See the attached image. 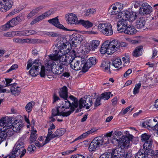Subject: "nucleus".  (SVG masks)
Returning <instances> with one entry per match:
<instances>
[{
  "label": "nucleus",
  "instance_id": "nucleus-1",
  "mask_svg": "<svg viewBox=\"0 0 158 158\" xmlns=\"http://www.w3.org/2000/svg\"><path fill=\"white\" fill-rule=\"evenodd\" d=\"M10 122V118L7 117L0 119V144L6 140L7 136L12 135L13 130L9 125Z\"/></svg>",
  "mask_w": 158,
  "mask_h": 158
},
{
  "label": "nucleus",
  "instance_id": "nucleus-2",
  "mask_svg": "<svg viewBox=\"0 0 158 158\" xmlns=\"http://www.w3.org/2000/svg\"><path fill=\"white\" fill-rule=\"evenodd\" d=\"M24 138L22 137L19 139L16 143V147H14L12 151L8 155L10 158H15L16 156L19 155L20 158H22L26 153V150L24 148L23 141Z\"/></svg>",
  "mask_w": 158,
  "mask_h": 158
},
{
  "label": "nucleus",
  "instance_id": "nucleus-3",
  "mask_svg": "<svg viewBox=\"0 0 158 158\" xmlns=\"http://www.w3.org/2000/svg\"><path fill=\"white\" fill-rule=\"evenodd\" d=\"M131 154L129 152H120L118 153L116 149H113L110 151L103 154L99 158H131Z\"/></svg>",
  "mask_w": 158,
  "mask_h": 158
},
{
  "label": "nucleus",
  "instance_id": "nucleus-4",
  "mask_svg": "<svg viewBox=\"0 0 158 158\" xmlns=\"http://www.w3.org/2000/svg\"><path fill=\"white\" fill-rule=\"evenodd\" d=\"M41 64V63L38 60H35L33 63L28 61L27 66V69L28 70L31 68L29 71V74L33 77H36L38 75Z\"/></svg>",
  "mask_w": 158,
  "mask_h": 158
},
{
  "label": "nucleus",
  "instance_id": "nucleus-5",
  "mask_svg": "<svg viewBox=\"0 0 158 158\" xmlns=\"http://www.w3.org/2000/svg\"><path fill=\"white\" fill-rule=\"evenodd\" d=\"M104 138L101 136H98L94 138L89 146V150L91 152H95L101 146L105 144Z\"/></svg>",
  "mask_w": 158,
  "mask_h": 158
},
{
  "label": "nucleus",
  "instance_id": "nucleus-6",
  "mask_svg": "<svg viewBox=\"0 0 158 158\" xmlns=\"http://www.w3.org/2000/svg\"><path fill=\"white\" fill-rule=\"evenodd\" d=\"M98 29L103 34L106 36H110L113 34L112 26L110 23H100Z\"/></svg>",
  "mask_w": 158,
  "mask_h": 158
},
{
  "label": "nucleus",
  "instance_id": "nucleus-7",
  "mask_svg": "<svg viewBox=\"0 0 158 158\" xmlns=\"http://www.w3.org/2000/svg\"><path fill=\"white\" fill-rule=\"evenodd\" d=\"M82 35L78 33H73L69 37V39L68 42L69 43V46H71V49L72 47H76L77 45L79 44L83 40Z\"/></svg>",
  "mask_w": 158,
  "mask_h": 158
},
{
  "label": "nucleus",
  "instance_id": "nucleus-8",
  "mask_svg": "<svg viewBox=\"0 0 158 158\" xmlns=\"http://www.w3.org/2000/svg\"><path fill=\"white\" fill-rule=\"evenodd\" d=\"M105 42L107 43L106 44L107 52L110 55L112 54L118 50L119 45L117 40H114L110 42L107 40Z\"/></svg>",
  "mask_w": 158,
  "mask_h": 158
},
{
  "label": "nucleus",
  "instance_id": "nucleus-9",
  "mask_svg": "<svg viewBox=\"0 0 158 158\" xmlns=\"http://www.w3.org/2000/svg\"><path fill=\"white\" fill-rule=\"evenodd\" d=\"M56 40V46L58 49L64 50L63 51H67V50L70 51L71 46H69V43L68 42L67 40L63 39L62 40Z\"/></svg>",
  "mask_w": 158,
  "mask_h": 158
},
{
  "label": "nucleus",
  "instance_id": "nucleus-10",
  "mask_svg": "<svg viewBox=\"0 0 158 158\" xmlns=\"http://www.w3.org/2000/svg\"><path fill=\"white\" fill-rule=\"evenodd\" d=\"M97 61V60L95 57H91L88 59L83 64L82 72L85 73L87 72L89 68L96 64Z\"/></svg>",
  "mask_w": 158,
  "mask_h": 158
},
{
  "label": "nucleus",
  "instance_id": "nucleus-11",
  "mask_svg": "<svg viewBox=\"0 0 158 158\" xmlns=\"http://www.w3.org/2000/svg\"><path fill=\"white\" fill-rule=\"evenodd\" d=\"M13 4L12 0H3L0 2V10L2 12H6L12 7Z\"/></svg>",
  "mask_w": 158,
  "mask_h": 158
},
{
  "label": "nucleus",
  "instance_id": "nucleus-12",
  "mask_svg": "<svg viewBox=\"0 0 158 158\" xmlns=\"http://www.w3.org/2000/svg\"><path fill=\"white\" fill-rule=\"evenodd\" d=\"M81 60V61L75 59L74 60L72 61L71 64L70 65L71 69L76 71L79 70L81 69L82 70L83 64L86 60H82V59Z\"/></svg>",
  "mask_w": 158,
  "mask_h": 158
},
{
  "label": "nucleus",
  "instance_id": "nucleus-13",
  "mask_svg": "<svg viewBox=\"0 0 158 158\" xmlns=\"http://www.w3.org/2000/svg\"><path fill=\"white\" fill-rule=\"evenodd\" d=\"M79 102L82 103L83 106L86 109H89L90 107L92 106L93 102L92 98L90 95L85 96L83 98H81L79 101Z\"/></svg>",
  "mask_w": 158,
  "mask_h": 158
},
{
  "label": "nucleus",
  "instance_id": "nucleus-14",
  "mask_svg": "<svg viewBox=\"0 0 158 158\" xmlns=\"http://www.w3.org/2000/svg\"><path fill=\"white\" fill-rule=\"evenodd\" d=\"M115 137H116L114 136ZM114 138L116 139V141L120 145L121 148H125L128 147L129 146L130 141L132 139V136L131 135L127 137H124L120 140L115 138Z\"/></svg>",
  "mask_w": 158,
  "mask_h": 158
},
{
  "label": "nucleus",
  "instance_id": "nucleus-15",
  "mask_svg": "<svg viewBox=\"0 0 158 158\" xmlns=\"http://www.w3.org/2000/svg\"><path fill=\"white\" fill-rule=\"evenodd\" d=\"M128 21L125 19L123 17L121 19H120L118 22L117 23V28L118 30L120 32H123L128 25Z\"/></svg>",
  "mask_w": 158,
  "mask_h": 158
},
{
  "label": "nucleus",
  "instance_id": "nucleus-16",
  "mask_svg": "<svg viewBox=\"0 0 158 158\" xmlns=\"http://www.w3.org/2000/svg\"><path fill=\"white\" fill-rule=\"evenodd\" d=\"M76 52L74 50H73L71 52L66 54L65 58L63 61L65 64V65H68L69 64H71L72 61L74 60L76 58ZM76 58H77L76 57Z\"/></svg>",
  "mask_w": 158,
  "mask_h": 158
},
{
  "label": "nucleus",
  "instance_id": "nucleus-17",
  "mask_svg": "<svg viewBox=\"0 0 158 158\" xmlns=\"http://www.w3.org/2000/svg\"><path fill=\"white\" fill-rule=\"evenodd\" d=\"M23 126L22 120L20 119H16L12 124L11 127L13 130L12 135L14 131L18 132L20 131Z\"/></svg>",
  "mask_w": 158,
  "mask_h": 158
},
{
  "label": "nucleus",
  "instance_id": "nucleus-18",
  "mask_svg": "<svg viewBox=\"0 0 158 158\" xmlns=\"http://www.w3.org/2000/svg\"><path fill=\"white\" fill-rule=\"evenodd\" d=\"M53 13V12L51 10H49L45 12L42 15H40L34 19L31 22V25L36 23L39 21L45 18L48 17Z\"/></svg>",
  "mask_w": 158,
  "mask_h": 158
},
{
  "label": "nucleus",
  "instance_id": "nucleus-19",
  "mask_svg": "<svg viewBox=\"0 0 158 158\" xmlns=\"http://www.w3.org/2000/svg\"><path fill=\"white\" fill-rule=\"evenodd\" d=\"M152 11V7L147 3H144L140 7L139 13L141 15H146L151 13Z\"/></svg>",
  "mask_w": 158,
  "mask_h": 158
},
{
  "label": "nucleus",
  "instance_id": "nucleus-20",
  "mask_svg": "<svg viewBox=\"0 0 158 158\" xmlns=\"http://www.w3.org/2000/svg\"><path fill=\"white\" fill-rule=\"evenodd\" d=\"M122 14L123 15L124 18L126 19L128 22L133 21L137 17L136 13L132 11L129 12L127 10L123 12Z\"/></svg>",
  "mask_w": 158,
  "mask_h": 158
},
{
  "label": "nucleus",
  "instance_id": "nucleus-21",
  "mask_svg": "<svg viewBox=\"0 0 158 158\" xmlns=\"http://www.w3.org/2000/svg\"><path fill=\"white\" fill-rule=\"evenodd\" d=\"M48 23L56 27L63 30L64 31H68V30L64 26L60 24L57 17H55L48 20Z\"/></svg>",
  "mask_w": 158,
  "mask_h": 158
},
{
  "label": "nucleus",
  "instance_id": "nucleus-22",
  "mask_svg": "<svg viewBox=\"0 0 158 158\" xmlns=\"http://www.w3.org/2000/svg\"><path fill=\"white\" fill-rule=\"evenodd\" d=\"M18 24L15 18H13L11 20L8 21L5 24L2 26L1 27V29L3 31H6Z\"/></svg>",
  "mask_w": 158,
  "mask_h": 158
},
{
  "label": "nucleus",
  "instance_id": "nucleus-23",
  "mask_svg": "<svg viewBox=\"0 0 158 158\" xmlns=\"http://www.w3.org/2000/svg\"><path fill=\"white\" fill-rule=\"evenodd\" d=\"M78 21L77 15L73 13H69L68 15L67 23L70 24L78 25Z\"/></svg>",
  "mask_w": 158,
  "mask_h": 158
},
{
  "label": "nucleus",
  "instance_id": "nucleus-24",
  "mask_svg": "<svg viewBox=\"0 0 158 158\" xmlns=\"http://www.w3.org/2000/svg\"><path fill=\"white\" fill-rule=\"evenodd\" d=\"M110 62L108 61H102L100 65V67L102 70L109 74L111 73L110 69Z\"/></svg>",
  "mask_w": 158,
  "mask_h": 158
},
{
  "label": "nucleus",
  "instance_id": "nucleus-25",
  "mask_svg": "<svg viewBox=\"0 0 158 158\" xmlns=\"http://www.w3.org/2000/svg\"><path fill=\"white\" fill-rule=\"evenodd\" d=\"M36 33V32L33 30L16 31L15 32V35L17 36H28L35 34Z\"/></svg>",
  "mask_w": 158,
  "mask_h": 158
},
{
  "label": "nucleus",
  "instance_id": "nucleus-26",
  "mask_svg": "<svg viewBox=\"0 0 158 158\" xmlns=\"http://www.w3.org/2000/svg\"><path fill=\"white\" fill-rule=\"evenodd\" d=\"M146 23L145 17H141L136 21L135 27L138 29H141L144 27Z\"/></svg>",
  "mask_w": 158,
  "mask_h": 158
},
{
  "label": "nucleus",
  "instance_id": "nucleus-27",
  "mask_svg": "<svg viewBox=\"0 0 158 158\" xmlns=\"http://www.w3.org/2000/svg\"><path fill=\"white\" fill-rule=\"evenodd\" d=\"M62 61V62H59L58 63L56 66V73L57 74H60L63 73L64 70V66L65 65V63Z\"/></svg>",
  "mask_w": 158,
  "mask_h": 158
},
{
  "label": "nucleus",
  "instance_id": "nucleus-28",
  "mask_svg": "<svg viewBox=\"0 0 158 158\" xmlns=\"http://www.w3.org/2000/svg\"><path fill=\"white\" fill-rule=\"evenodd\" d=\"M59 93L60 98H63L64 99H68V88L66 86H64L61 88Z\"/></svg>",
  "mask_w": 158,
  "mask_h": 158
},
{
  "label": "nucleus",
  "instance_id": "nucleus-29",
  "mask_svg": "<svg viewBox=\"0 0 158 158\" xmlns=\"http://www.w3.org/2000/svg\"><path fill=\"white\" fill-rule=\"evenodd\" d=\"M17 84L14 83L12 85L10 91L12 94L15 96H18L21 91L20 87L17 86Z\"/></svg>",
  "mask_w": 158,
  "mask_h": 158
},
{
  "label": "nucleus",
  "instance_id": "nucleus-30",
  "mask_svg": "<svg viewBox=\"0 0 158 158\" xmlns=\"http://www.w3.org/2000/svg\"><path fill=\"white\" fill-rule=\"evenodd\" d=\"M153 143V141L152 140H149L148 141H146L145 142L143 145V148L144 151V152L146 154L148 152L151 151L152 149H151V148Z\"/></svg>",
  "mask_w": 158,
  "mask_h": 158
},
{
  "label": "nucleus",
  "instance_id": "nucleus-31",
  "mask_svg": "<svg viewBox=\"0 0 158 158\" xmlns=\"http://www.w3.org/2000/svg\"><path fill=\"white\" fill-rule=\"evenodd\" d=\"M156 124L154 126V125L152 123V118H147L145 119V121H144L142 123V126L143 127H149L150 128L153 127V130L155 131L157 130L154 128Z\"/></svg>",
  "mask_w": 158,
  "mask_h": 158
},
{
  "label": "nucleus",
  "instance_id": "nucleus-32",
  "mask_svg": "<svg viewBox=\"0 0 158 158\" xmlns=\"http://www.w3.org/2000/svg\"><path fill=\"white\" fill-rule=\"evenodd\" d=\"M78 25H81L84 27L86 28H89L93 26V23L88 20H84L81 19L79 20Z\"/></svg>",
  "mask_w": 158,
  "mask_h": 158
},
{
  "label": "nucleus",
  "instance_id": "nucleus-33",
  "mask_svg": "<svg viewBox=\"0 0 158 158\" xmlns=\"http://www.w3.org/2000/svg\"><path fill=\"white\" fill-rule=\"evenodd\" d=\"M137 32V30L134 27L130 25L127 26L126 28L124 30L123 32L128 35H133Z\"/></svg>",
  "mask_w": 158,
  "mask_h": 158
},
{
  "label": "nucleus",
  "instance_id": "nucleus-34",
  "mask_svg": "<svg viewBox=\"0 0 158 158\" xmlns=\"http://www.w3.org/2000/svg\"><path fill=\"white\" fill-rule=\"evenodd\" d=\"M142 46H139L135 48L132 53V55L135 57H138L142 55V51L143 50Z\"/></svg>",
  "mask_w": 158,
  "mask_h": 158
},
{
  "label": "nucleus",
  "instance_id": "nucleus-35",
  "mask_svg": "<svg viewBox=\"0 0 158 158\" xmlns=\"http://www.w3.org/2000/svg\"><path fill=\"white\" fill-rule=\"evenodd\" d=\"M31 40L29 39H21V38H14L13 39V41L16 43L19 44H23L25 43H29Z\"/></svg>",
  "mask_w": 158,
  "mask_h": 158
},
{
  "label": "nucleus",
  "instance_id": "nucleus-36",
  "mask_svg": "<svg viewBox=\"0 0 158 158\" xmlns=\"http://www.w3.org/2000/svg\"><path fill=\"white\" fill-rule=\"evenodd\" d=\"M146 155L148 158H158V150L154 151L152 150L148 152Z\"/></svg>",
  "mask_w": 158,
  "mask_h": 158
},
{
  "label": "nucleus",
  "instance_id": "nucleus-37",
  "mask_svg": "<svg viewBox=\"0 0 158 158\" xmlns=\"http://www.w3.org/2000/svg\"><path fill=\"white\" fill-rule=\"evenodd\" d=\"M144 150L142 149H140L139 151L136 153L135 158H148L146 153L144 152Z\"/></svg>",
  "mask_w": 158,
  "mask_h": 158
},
{
  "label": "nucleus",
  "instance_id": "nucleus-38",
  "mask_svg": "<svg viewBox=\"0 0 158 158\" xmlns=\"http://www.w3.org/2000/svg\"><path fill=\"white\" fill-rule=\"evenodd\" d=\"M100 44V41L97 40H93L90 43L89 47L90 49L92 51L98 48Z\"/></svg>",
  "mask_w": 158,
  "mask_h": 158
},
{
  "label": "nucleus",
  "instance_id": "nucleus-39",
  "mask_svg": "<svg viewBox=\"0 0 158 158\" xmlns=\"http://www.w3.org/2000/svg\"><path fill=\"white\" fill-rule=\"evenodd\" d=\"M65 131V130L64 128L57 129L54 132V136L56 137H59L63 135Z\"/></svg>",
  "mask_w": 158,
  "mask_h": 158
},
{
  "label": "nucleus",
  "instance_id": "nucleus-40",
  "mask_svg": "<svg viewBox=\"0 0 158 158\" xmlns=\"http://www.w3.org/2000/svg\"><path fill=\"white\" fill-rule=\"evenodd\" d=\"M37 131L36 130H31V132L30 136V143H31L35 141L37 138V135L36 133Z\"/></svg>",
  "mask_w": 158,
  "mask_h": 158
},
{
  "label": "nucleus",
  "instance_id": "nucleus-41",
  "mask_svg": "<svg viewBox=\"0 0 158 158\" xmlns=\"http://www.w3.org/2000/svg\"><path fill=\"white\" fill-rule=\"evenodd\" d=\"M69 98L70 100L73 102H72V105L71 107H73L75 109L77 108L78 107L79 103L77 98L72 95L69 96Z\"/></svg>",
  "mask_w": 158,
  "mask_h": 158
},
{
  "label": "nucleus",
  "instance_id": "nucleus-42",
  "mask_svg": "<svg viewBox=\"0 0 158 158\" xmlns=\"http://www.w3.org/2000/svg\"><path fill=\"white\" fill-rule=\"evenodd\" d=\"M122 64V62L121 59L118 58L113 60L112 65L115 68H118L119 67L121 68L122 67H120V66Z\"/></svg>",
  "mask_w": 158,
  "mask_h": 158
},
{
  "label": "nucleus",
  "instance_id": "nucleus-43",
  "mask_svg": "<svg viewBox=\"0 0 158 158\" xmlns=\"http://www.w3.org/2000/svg\"><path fill=\"white\" fill-rule=\"evenodd\" d=\"M56 64L55 62H53L52 60H48L45 67V69L48 71H52L53 69V66Z\"/></svg>",
  "mask_w": 158,
  "mask_h": 158
},
{
  "label": "nucleus",
  "instance_id": "nucleus-44",
  "mask_svg": "<svg viewBox=\"0 0 158 158\" xmlns=\"http://www.w3.org/2000/svg\"><path fill=\"white\" fill-rule=\"evenodd\" d=\"M35 104V103L34 102H30L27 104L25 106V109L28 113L31 111L33 106Z\"/></svg>",
  "mask_w": 158,
  "mask_h": 158
},
{
  "label": "nucleus",
  "instance_id": "nucleus-45",
  "mask_svg": "<svg viewBox=\"0 0 158 158\" xmlns=\"http://www.w3.org/2000/svg\"><path fill=\"white\" fill-rule=\"evenodd\" d=\"M111 94V92H104L101 94L100 97L101 99H103L104 100H107L109 99L110 98V95Z\"/></svg>",
  "mask_w": 158,
  "mask_h": 158
},
{
  "label": "nucleus",
  "instance_id": "nucleus-46",
  "mask_svg": "<svg viewBox=\"0 0 158 158\" xmlns=\"http://www.w3.org/2000/svg\"><path fill=\"white\" fill-rule=\"evenodd\" d=\"M75 110V109L74 108L71 107L69 110L68 111L61 113L60 114V116H62L64 117L68 116L70 115L71 114L73 113Z\"/></svg>",
  "mask_w": 158,
  "mask_h": 158
},
{
  "label": "nucleus",
  "instance_id": "nucleus-47",
  "mask_svg": "<svg viewBox=\"0 0 158 158\" xmlns=\"http://www.w3.org/2000/svg\"><path fill=\"white\" fill-rule=\"evenodd\" d=\"M106 42H104L102 45V47L100 49V52L102 54H105L107 53L108 55H110L108 52L107 49L106 47Z\"/></svg>",
  "mask_w": 158,
  "mask_h": 158
},
{
  "label": "nucleus",
  "instance_id": "nucleus-48",
  "mask_svg": "<svg viewBox=\"0 0 158 158\" xmlns=\"http://www.w3.org/2000/svg\"><path fill=\"white\" fill-rule=\"evenodd\" d=\"M89 135L88 131L82 134L81 135L75 139L72 143L77 141L79 139H84L86 138Z\"/></svg>",
  "mask_w": 158,
  "mask_h": 158
},
{
  "label": "nucleus",
  "instance_id": "nucleus-49",
  "mask_svg": "<svg viewBox=\"0 0 158 158\" xmlns=\"http://www.w3.org/2000/svg\"><path fill=\"white\" fill-rule=\"evenodd\" d=\"M49 57L50 59L49 60H52L53 62H54V61H56L60 59V55L50 54L49 55Z\"/></svg>",
  "mask_w": 158,
  "mask_h": 158
},
{
  "label": "nucleus",
  "instance_id": "nucleus-50",
  "mask_svg": "<svg viewBox=\"0 0 158 158\" xmlns=\"http://www.w3.org/2000/svg\"><path fill=\"white\" fill-rule=\"evenodd\" d=\"M64 100L65 101L63 103V106L66 109L70 108L72 105V103L67 99Z\"/></svg>",
  "mask_w": 158,
  "mask_h": 158
},
{
  "label": "nucleus",
  "instance_id": "nucleus-51",
  "mask_svg": "<svg viewBox=\"0 0 158 158\" xmlns=\"http://www.w3.org/2000/svg\"><path fill=\"white\" fill-rule=\"evenodd\" d=\"M15 18L18 24L20 22L25 19L24 15L23 14H19Z\"/></svg>",
  "mask_w": 158,
  "mask_h": 158
},
{
  "label": "nucleus",
  "instance_id": "nucleus-52",
  "mask_svg": "<svg viewBox=\"0 0 158 158\" xmlns=\"http://www.w3.org/2000/svg\"><path fill=\"white\" fill-rule=\"evenodd\" d=\"M150 137V136L149 135H148L146 133L143 134L141 135V140L142 141L145 142L149 140H151L149 139Z\"/></svg>",
  "mask_w": 158,
  "mask_h": 158
},
{
  "label": "nucleus",
  "instance_id": "nucleus-53",
  "mask_svg": "<svg viewBox=\"0 0 158 158\" xmlns=\"http://www.w3.org/2000/svg\"><path fill=\"white\" fill-rule=\"evenodd\" d=\"M141 85L140 82L135 85L133 91V93L134 95H135L139 93V89Z\"/></svg>",
  "mask_w": 158,
  "mask_h": 158
},
{
  "label": "nucleus",
  "instance_id": "nucleus-54",
  "mask_svg": "<svg viewBox=\"0 0 158 158\" xmlns=\"http://www.w3.org/2000/svg\"><path fill=\"white\" fill-rule=\"evenodd\" d=\"M60 113H59L58 109L57 106L53 108L52 111V115L53 116H60Z\"/></svg>",
  "mask_w": 158,
  "mask_h": 158
},
{
  "label": "nucleus",
  "instance_id": "nucleus-55",
  "mask_svg": "<svg viewBox=\"0 0 158 158\" xmlns=\"http://www.w3.org/2000/svg\"><path fill=\"white\" fill-rule=\"evenodd\" d=\"M101 99V98L99 96L98 97L96 98L94 104V109H95L96 107L100 105Z\"/></svg>",
  "mask_w": 158,
  "mask_h": 158
},
{
  "label": "nucleus",
  "instance_id": "nucleus-56",
  "mask_svg": "<svg viewBox=\"0 0 158 158\" xmlns=\"http://www.w3.org/2000/svg\"><path fill=\"white\" fill-rule=\"evenodd\" d=\"M42 32L43 34L49 36L57 37V34L53 32H49L46 31H43Z\"/></svg>",
  "mask_w": 158,
  "mask_h": 158
},
{
  "label": "nucleus",
  "instance_id": "nucleus-57",
  "mask_svg": "<svg viewBox=\"0 0 158 158\" xmlns=\"http://www.w3.org/2000/svg\"><path fill=\"white\" fill-rule=\"evenodd\" d=\"M111 9L109 8V13L112 15H118L119 13L121 11V8H118L117 10H110Z\"/></svg>",
  "mask_w": 158,
  "mask_h": 158
},
{
  "label": "nucleus",
  "instance_id": "nucleus-58",
  "mask_svg": "<svg viewBox=\"0 0 158 158\" xmlns=\"http://www.w3.org/2000/svg\"><path fill=\"white\" fill-rule=\"evenodd\" d=\"M131 107V106H129L124 110L123 109L119 113V114L120 115H124L126 114L130 110Z\"/></svg>",
  "mask_w": 158,
  "mask_h": 158
},
{
  "label": "nucleus",
  "instance_id": "nucleus-59",
  "mask_svg": "<svg viewBox=\"0 0 158 158\" xmlns=\"http://www.w3.org/2000/svg\"><path fill=\"white\" fill-rule=\"evenodd\" d=\"M115 5L113 6L112 10H117L118 8H121V10L123 9V6H122V7H121V6L122 5L121 3L117 2L116 3Z\"/></svg>",
  "mask_w": 158,
  "mask_h": 158
},
{
  "label": "nucleus",
  "instance_id": "nucleus-60",
  "mask_svg": "<svg viewBox=\"0 0 158 158\" xmlns=\"http://www.w3.org/2000/svg\"><path fill=\"white\" fill-rule=\"evenodd\" d=\"M122 60L124 63L123 66H128L130 63V60L129 58L127 57H124L122 58Z\"/></svg>",
  "mask_w": 158,
  "mask_h": 158
},
{
  "label": "nucleus",
  "instance_id": "nucleus-61",
  "mask_svg": "<svg viewBox=\"0 0 158 158\" xmlns=\"http://www.w3.org/2000/svg\"><path fill=\"white\" fill-rule=\"evenodd\" d=\"M122 132L120 131H116L115 132V135H114V139L116 141V139H115L114 138V136H115L116 137H115V138H117V139H118V140H120L121 139H122L121 138H120V136L122 135Z\"/></svg>",
  "mask_w": 158,
  "mask_h": 158
},
{
  "label": "nucleus",
  "instance_id": "nucleus-62",
  "mask_svg": "<svg viewBox=\"0 0 158 158\" xmlns=\"http://www.w3.org/2000/svg\"><path fill=\"white\" fill-rule=\"evenodd\" d=\"M45 67L44 66H42L41 69V70L40 73L39 72V74L40 73V76L41 77H44L45 76Z\"/></svg>",
  "mask_w": 158,
  "mask_h": 158
},
{
  "label": "nucleus",
  "instance_id": "nucleus-63",
  "mask_svg": "<svg viewBox=\"0 0 158 158\" xmlns=\"http://www.w3.org/2000/svg\"><path fill=\"white\" fill-rule=\"evenodd\" d=\"M18 67V66L17 64H13L9 69L7 70L6 72L8 73L13 70L16 69Z\"/></svg>",
  "mask_w": 158,
  "mask_h": 158
},
{
  "label": "nucleus",
  "instance_id": "nucleus-64",
  "mask_svg": "<svg viewBox=\"0 0 158 158\" xmlns=\"http://www.w3.org/2000/svg\"><path fill=\"white\" fill-rule=\"evenodd\" d=\"M36 148V147L34 144H31L28 147L27 150L30 153L33 152Z\"/></svg>",
  "mask_w": 158,
  "mask_h": 158
}]
</instances>
